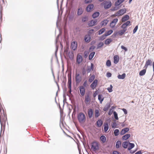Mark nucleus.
Here are the masks:
<instances>
[{
	"label": "nucleus",
	"mask_w": 154,
	"mask_h": 154,
	"mask_svg": "<svg viewBox=\"0 0 154 154\" xmlns=\"http://www.w3.org/2000/svg\"><path fill=\"white\" fill-rule=\"evenodd\" d=\"M77 119L79 123H83L86 120V117L85 115L82 112L79 113L77 116Z\"/></svg>",
	"instance_id": "f257e3e1"
},
{
	"label": "nucleus",
	"mask_w": 154,
	"mask_h": 154,
	"mask_svg": "<svg viewBox=\"0 0 154 154\" xmlns=\"http://www.w3.org/2000/svg\"><path fill=\"white\" fill-rule=\"evenodd\" d=\"M103 5L104 9H107L111 7L112 3L111 1H105L103 2Z\"/></svg>",
	"instance_id": "f03ea898"
},
{
	"label": "nucleus",
	"mask_w": 154,
	"mask_h": 154,
	"mask_svg": "<svg viewBox=\"0 0 154 154\" xmlns=\"http://www.w3.org/2000/svg\"><path fill=\"white\" fill-rule=\"evenodd\" d=\"M91 147L94 151H95L98 150L99 148L98 143L95 142H94L92 143L91 144Z\"/></svg>",
	"instance_id": "7ed1b4c3"
},
{
	"label": "nucleus",
	"mask_w": 154,
	"mask_h": 154,
	"mask_svg": "<svg viewBox=\"0 0 154 154\" xmlns=\"http://www.w3.org/2000/svg\"><path fill=\"white\" fill-rule=\"evenodd\" d=\"M82 78L79 73H76L75 75V80L76 83H79L82 80Z\"/></svg>",
	"instance_id": "20e7f679"
},
{
	"label": "nucleus",
	"mask_w": 154,
	"mask_h": 154,
	"mask_svg": "<svg viewBox=\"0 0 154 154\" xmlns=\"http://www.w3.org/2000/svg\"><path fill=\"white\" fill-rule=\"evenodd\" d=\"M126 9L125 8L122 9L118 11L115 14L116 16H121L125 13Z\"/></svg>",
	"instance_id": "39448f33"
},
{
	"label": "nucleus",
	"mask_w": 154,
	"mask_h": 154,
	"mask_svg": "<svg viewBox=\"0 0 154 154\" xmlns=\"http://www.w3.org/2000/svg\"><path fill=\"white\" fill-rule=\"evenodd\" d=\"M68 88L69 90L71 89V74H68Z\"/></svg>",
	"instance_id": "423d86ee"
},
{
	"label": "nucleus",
	"mask_w": 154,
	"mask_h": 154,
	"mask_svg": "<svg viewBox=\"0 0 154 154\" xmlns=\"http://www.w3.org/2000/svg\"><path fill=\"white\" fill-rule=\"evenodd\" d=\"M84 9L83 8L81 7H79L77 10V15L78 16L81 15L83 13Z\"/></svg>",
	"instance_id": "0eeeda50"
},
{
	"label": "nucleus",
	"mask_w": 154,
	"mask_h": 154,
	"mask_svg": "<svg viewBox=\"0 0 154 154\" xmlns=\"http://www.w3.org/2000/svg\"><path fill=\"white\" fill-rule=\"evenodd\" d=\"M118 21L117 18L114 19L110 23L109 26L112 28H114Z\"/></svg>",
	"instance_id": "6e6552de"
},
{
	"label": "nucleus",
	"mask_w": 154,
	"mask_h": 154,
	"mask_svg": "<svg viewBox=\"0 0 154 154\" xmlns=\"http://www.w3.org/2000/svg\"><path fill=\"white\" fill-rule=\"evenodd\" d=\"M98 81L97 79L94 80L90 85V87L92 89H94L96 87Z\"/></svg>",
	"instance_id": "1a4fd4ad"
},
{
	"label": "nucleus",
	"mask_w": 154,
	"mask_h": 154,
	"mask_svg": "<svg viewBox=\"0 0 154 154\" xmlns=\"http://www.w3.org/2000/svg\"><path fill=\"white\" fill-rule=\"evenodd\" d=\"M77 44L76 42L73 41L72 42L71 48L74 51L77 48Z\"/></svg>",
	"instance_id": "9d476101"
},
{
	"label": "nucleus",
	"mask_w": 154,
	"mask_h": 154,
	"mask_svg": "<svg viewBox=\"0 0 154 154\" xmlns=\"http://www.w3.org/2000/svg\"><path fill=\"white\" fill-rule=\"evenodd\" d=\"M152 61L151 60H148L146 61L145 65L144 67V68L146 69L149 66H151Z\"/></svg>",
	"instance_id": "9b49d317"
},
{
	"label": "nucleus",
	"mask_w": 154,
	"mask_h": 154,
	"mask_svg": "<svg viewBox=\"0 0 154 154\" xmlns=\"http://www.w3.org/2000/svg\"><path fill=\"white\" fill-rule=\"evenodd\" d=\"M82 57L81 55L78 54L76 58V62L78 64H80L82 61Z\"/></svg>",
	"instance_id": "f8f14e48"
},
{
	"label": "nucleus",
	"mask_w": 154,
	"mask_h": 154,
	"mask_svg": "<svg viewBox=\"0 0 154 154\" xmlns=\"http://www.w3.org/2000/svg\"><path fill=\"white\" fill-rule=\"evenodd\" d=\"M79 89L81 94L82 96H84L85 94V90L84 86H81L79 87Z\"/></svg>",
	"instance_id": "ddd939ff"
},
{
	"label": "nucleus",
	"mask_w": 154,
	"mask_h": 154,
	"mask_svg": "<svg viewBox=\"0 0 154 154\" xmlns=\"http://www.w3.org/2000/svg\"><path fill=\"white\" fill-rule=\"evenodd\" d=\"M91 101V99L89 97V94H87L85 97V103L87 104L88 102H90Z\"/></svg>",
	"instance_id": "4468645a"
},
{
	"label": "nucleus",
	"mask_w": 154,
	"mask_h": 154,
	"mask_svg": "<svg viewBox=\"0 0 154 154\" xmlns=\"http://www.w3.org/2000/svg\"><path fill=\"white\" fill-rule=\"evenodd\" d=\"M88 113L89 118H92L93 114V111L92 109H88Z\"/></svg>",
	"instance_id": "2eb2a0df"
},
{
	"label": "nucleus",
	"mask_w": 154,
	"mask_h": 154,
	"mask_svg": "<svg viewBox=\"0 0 154 154\" xmlns=\"http://www.w3.org/2000/svg\"><path fill=\"white\" fill-rule=\"evenodd\" d=\"M94 64L92 63H91V66H88V68L87 69V72L88 73L90 72L91 71L93 70L94 69Z\"/></svg>",
	"instance_id": "dca6fc26"
},
{
	"label": "nucleus",
	"mask_w": 154,
	"mask_h": 154,
	"mask_svg": "<svg viewBox=\"0 0 154 154\" xmlns=\"http://www.w3.org/2000/svg\"><path fill=\"white\" fill-rule=\"evenodd\" d=\"M129 128H125L122 129L121 132V134L123 135L126 133L128 132L129 131Z\"/></svg>",
	"instance_id": "f3484780"
},
{
	"label": "nucleus",
	"mask_w": 154,
	"mask_h": 154,
	"mask_svg": "<svg viewBox=\"0 0 154 154\" xmlns=\"http://www.w3.org/2000/svg\"><path fill=\"white\" fill-rule=\"evenodd\" d=\"M97 22L96 20H92L90 22L88 23V25L90 26H92L95 24Z\"/></svg>",
	"instance_id": "a211bd4d"
},
{
	"label": "nucleus",
	"mask_w": 154,
	"mask_h": 154,
	"mask_svg": "<svg viewBox=\"0 0 154 154\" xmlns=\"http://www.w3.org/2000/svg\"><path fill=\"white\" fill-rule=\"evenodd\" d=\"M94 7V5L92 4L88 5L86 7V10L88 12H90Z\"/></svg>",
	"instance_id": "6ab92c4d"
},
{
	"label": "nucleus",
	"mask_w": 154,
	"mask_h": 154,
	"mask_svg": "<svg viewBox=\"0 0 154 154\" xmlns=\"http://www.w3.org/2000/svg\"><path fill=\"white\" fill-rule=\"evenodd\" d=\"M119 60V57L118 55H115L113 57L114 63L115 64L117 63Z\"/></svg>",
	"instance_id": "aec40b11"
},
{
	"label": "nucleus",
	"mask_w": 154,
	"mask_h": 154,
	"mask_svg": "<svg viewBox=\"0 0 154 154\" xmlns=\"http://www.w3.org/2000/svg\"><path fill=\"white\" fill-rule=\"evenodd\" d=\"M131 135L129 134H128L122 136V139L123 140H127L130 137Z\"/></svg>",
	"instance_id": "412c9836"
},
{
	"label": "nucleus",
	"mask_w": 154,
	"mask_h": 154,
	"mask_svg": "<svg viewBox=\"0 0 154 154\" xmlns=\"http://www.w3.org/2000/svg\"><path fill=\"white\" fill-rule=\"evenodd\" d=\"M104 99L103 95L102 94H100L98 95V99L100 101V103H102Z\"/></svg>",
	"instance_id": "4be33fe9"
},
{
	"label": "nucleus",
	"mask_w": 154,
	"mask_h": 154,
	"mask_svg": "<svg viewBox=\"0 0 154 154\" xmlns=\"http://www.w3.org/2000/svg\"><path fill=\"white\" fill-rule=\"evenodd\" d=\"M125 0H118L115 3V6L116 7L119 6Z\"/></svg>",
	"instance_id": "5701e85b"
},
{
	"label": "nucleus",
	"mask_w": 154,
	"mask_h": 154,
	"mask_svg": "<svg viewBox=\"0 0 154 154\" xmlns=\"http://www.w3.org/2000/svg\"><path fill=\"white\" fill-rule=\"evenodd\" d=\"M129 19V16L128 15H125L122 18V22H124Z\"/></svg>",
	"instance_id": "b1692460"
},
{
	"label": "nucleus",
	"mask_w": 154,
	"mask_h": 154,
	"mask_svg": "<svg viewBox=\"0 0 154 154\" xmlns=\"http://www.w3.org/2000/svg\"><path fill=\"white\" fill-rule=\"evenodd\" d=\"M126 76V74L125 73H123L122 75H119L118 76V78L119 79H125Z\"/></svg>",
	"instance_id": "393cba45"
},
{
	"label": "nucleus",
	"mask_w": 154,
	"mask_h": 154,
	"mask_svg": "<svg viewBox=\"0 0 154 154\" xmlns=\"http://www.w3.org/2000/svg\"><path fill=\"white\" fill-rule=\"evenodd\" d=\"M100 15V13L98 12H96L94 13L92 15V17L93 18H95L97 17Z\"/></svg>",
	"instance_id": "a878e982"
},
{
	"label": "nucleus",
	"mask_w": 154,
	"mask_h": 154,
	"mask_svg": "<svg viewBox=\"0 0 154 154\" xmlns=\"http://www.w3.org/2000/svg\"><path fill=\"white\" fill-rule=\"evenodd\" d=\"M91 37L89 35H86L85 37V42H88L90 41Z\"/></svg>",
	"instance_id": "bb28decb"
},
{
	"label": "nucleus",
	"mask_w": 154,
	"mask_h": 154,
	"mask_svg": "<svg viewBox=\"0 0 154 154\" xmlns=\"http://www.w3.org/2000/svg\"><path fill=\"white\" fill-rule=\"evenodd\" d=\"M97 126L99 127H101L103 124V122L101 119H99L97 122Z\"/></svg>",
	"instance_id": "cd10ccee"
},
{
	"label": "nucleus",
	"mask_w": 154,
	"mask_h": 154,
	"mask_svg": "<svg viewBox=\"0 0 154 154\" xmlns=\"http://www.w3.org/2000/svg\"><path fill=\"white\" fill-rule=\"evenodd\" d=\"M128 144V142L127 141L124 142L122 144V146L124 148H126Z\"/></svg>",
	"instance_id": "c85d7f7f"
},
{
	"label": "nucleus",
	"mask_w": 154,
	"mask_h": 154,
	"mask_svg": "<svg viewBox=\"0 0 154 154\" xmlns=\"http://www.w3.org/2000/svg\"><path fill=\"white\" fill-rule=\"evenodd\" d=\"M109 20H105L102 21L101 23L102 26H105L108 23Z\"/></svg>",
	"instance_id": "c756f323"
},
{
	"label": "nucleus",
	"mask_w": 154,
	"mask_h": 154,
	"mask_svg": "<svg viewBox=\"0 0 154 154\" xmlns=\"http://www.w3.org/2000/svg\"><path fill=\"white\" fill-rule=\"evenodd\" d=\"M128 144L130 145V146L128 148V150H131L133 148L134 146V144L133 143H131L128 142Z\"/></svg>",
	"instance_id": "7c9ffc66"
},
{
	"label": "nucleus",
	"mask_w": 154,
	"mask_h": 154,
	"mask_svg": "<svg viewBox=\"0 0 154 154\" xmlns=\"http://www.w3.org/2000/svg\"><path fill=\"white\" fill-rule=\"evenodd\" d=\"M110 107V104L109 103H107L105 106L103 108V110L106 111H107Z\"/></svg>",
	"instance_id": "2f4dec72"
},
{
	"label": "nucleus",
	"mask_w": 154,
	"mask_h": 154,
	"mask_svg": "<svg viewBox=\"0 0 154 154\" xmlns=\"http://www.w3.org/2000/svg\"><path fill=\"white\" fill-rule=\"evenodd\" d=\"M112 41L111 38L107 39L105 41L104 43L106 45H108L112 42Z\"/></svg>",
	"instance_id": "473e14b6"
},
{
	"label": "nucleus",
	"mask_w": 154,
	"mask_h": 154,
	"mask_svg": "<svg viewBox=\"0 0 154 154\" xmlns=\"http://www.w3.org/2000/svg\"><path fill=\"white\" fill-rule=\"evenodd\" d=\"M146 69H144L141 70L139 72V75L140 76H143L145 75L146 72Z\"/></svg>",
	"instance_id": "72a5a7b5"
},
{
	"label": "nucleus",
	"mask_w": 154,
	"mask_h": 154,
	"mask_svg": "<svg viewBox=\"0 0 154 154\" xmlns=\"http://www.w3.org/2000/svg\"><path fill=\"white\" fill-rule=\"evenodd\" d=\"M104 130L105 132H106L109 129V125L107 123H104Z\"/></svg>",
	"instance_id": "f704fd0d"
},
{
	"label": "nucleus",
	"mask_w": 154,
	"mask_h": 154,
	"mask_svg": "<svg viewBox=\"0 0 154 154\" xmlns=\"http://www.w3.org/2000/svg\"><path fill=\"white\" fill-rule=\"evenodd\" d=\"M100 139L103 143H104L106 141V138L104 136L102 135L100 137Z\"/></svg>",
	"instance_id": "c9c22d12"
},
{
	"label": "nucleus",
	"mask_w": 154,
	"mask_h": 154,
	"mask_svg": "<svg viewBox=\"0 0 154 154\" xmlns=\"http://www.w3.org/2000/svg\"><path fill=\"white\" fill-rule=\"evenodd\" d=\"M121 145V142L120 141H118L116 143V147L117 148H119Z\"/></svg>",
	"instance_id": "e433bc0d"
},
{
	"label": "nucleus",
	"mask_w": 154,
	"mask_h": 154,
	"mask_svg": "<svg viewBox=\"0 0 154 154\" xmlns=\"http://www.w3.org/2000/svg\"><path fill=\"white\" fill-rule=\"evenodd\" d=\"M95 54V52H93L91 53L90 54H89V60H91L93 58Z\"/></svg>",
	"instance_id": "4c0bfd02"
},
{
	"label": "nucleus",
	"mask_w": 154,
	"mask_h": 154,
	"mask_svg": "<svg viewBox=\"0 0 154 154\" xmlns=\"http://www.w3.org/2000/svg\"><path fill=\"white\" fill-rule=\"evenodd\" d=\"M126 30L125 29H122L120 31H119L117 33L118 34L120 35H121L124 34L125 32H126Z\"/></svg>",
	"instance_id": "58836bf2"
},
{
	"label": "nucleus",
	"mask_w": 154,
	"mask_h": 154,
	"mask_svg": "<svg viewBox=\"0 0 154 154\" xmlns=\"http://www.w3.org/2000/svg\"><path fill=\"white\" fill-rule=\"evenodd\" d=\"M95 79V76L94 75H92L90 77L88 81L90 82H92Z\"/></svg>",
	"instance_id": "ea45409f"
},
{
	"label": "nucleus",
	"mask_w": 154,
	"mask_h": 154,
	"mask_svg": "<svg viewBox=\"0 0 154 154\" xmlns=\"http://www.w3.org/2000/svg\"><path fill=\"white\" fill-rule=\"evenodd\" d=\"M106 30L105 28H103L98 31V35H100L104 32Z\"/></svg>",
	"instance_id": "a19ab883"
},
{
	"label": "nucleus",
	"mask_w": 154,
	"mask_h": 154,
	"mask_svg": "<svg viewBox=\"0 0 154 154\" xmlns=\"http://www.w3.org/2000/svg\"><path fill=\"white\" fill-rule=\"evenodd\" d=\"M88 20V17L87 16H85L83 17L82 18V22L83 23L87 21Z\"/></svg>",
	"instance_id": "79ce46f5"
},
{
	"label": "nucleus",
	"mask_w": 154,
	"mask_h": 154,
	"mask_svg": "<svg viewBox=\"0 0 154 154\" xmlns=\"http://www.w3.org/2000/svg\"><path fill=\"white\" fill-rule=\"evenodd\" d=\"M112 32L113 31L112 30H109L107 32H106L105 33V34L107 36L111 34L112 33Z\"/></svg>",
	"instance_id": "37998d69"
},
{
	"label": "nucleus",
	"mask_w": 154,
	"mask_h": 154,
	"mask_svg": "<svg viewBox=\"0 0 154 154\" xmlns=\"http://www.w3.org/2000/svg\"><path fill=\"white\" fill-rule=\"evenodd\" d=\"M100 115L99 111L98 109L95 110V116L96 118L98 117Z\"/></svg>",
	"instance_id": "c03bdc74"
},
{
	"label": "nucleus",
	"mask_w": 154,
	"mask_h": 154,
	"mask_svg": "<svg viewBox=\"0 0 154 154\" xmlns=\"http://www.w3.org/2000/svg\"><path fill=\"white\" fill-rule=\"evenodd\" d=\"M103 43L102 42L99 43L97 45V48H101L103 45Z\"/></svg>",
	"instance_id": "a18cd8bd"
},
{
	"label": "nucleus",
	"mask_w": 154,
	"mask_h": 154,
	"mask_svg": "<svg viewBox=\"0 0 154 154\" xmlns=\"http://www.w3.org/2000/svg\"><path fill=\"white\" fill-rule=\"evenodd\" d=\"M113 114L115 119L116 120H118L119 118L118 116V114L117 113L116 111H114L113 112Z\"/></svg>",
	"instance_id": "49530a36"
},
{
	"label": "nucleus",
	"mask_w": 154,
	"mask_h": 154,
	"mask_svg": "<svg viewBox=\"0 0 154 154\" xmlns=\"http://www.w3.org/2000/svg\"><path fill=\"white\" fill-rule=\"evenodd\" d=\"M119 130L116 129L114 130V133L115 136H117L119 135Z\"/></svg>",
	"instance_id": "de8ad7c7"
},
{
	"label": "nucleus",
	"mask_w": 154,
	"mask_h": 154,
	"mask_svg": "<svg viewBox=\"0 0 154 154\" xmlns=\"http://www.w3.org/2000/svg\"><path fill=\"white\" fill-rule=\"evenodd\" d=\"M106 65L108 67L110 66H111V62L110 60H108L106 61Z\"/></svg>",
	"instance_id": "09e8293b"
},
{
	"label": "nucleus",
	"mask_w": 154,
	"mask_h": 154,
	"mask_svg": "<svg viewBox=\"0 0 154 154\" xmlns=\"http://www.w3.org/2000/svg\"><path fill=\"white\" fill-rule=\"evenodd\" d=\"M112 85H110V87L108 88H107V90H108L109 92H111L112 91Z\"/></svg>",
	"instance_id": "8fccbe9b"
},
{
	"label": "nucleus",
	"mask_w": 154,
	"mask_h": 154,
	"mask_svg": "<svg viewBox=\"0 0 154 154\" xmlns=\"http://www.w3.org/2000/svg\"><path fill=\"white\" fill-rule=\"evenodd\" d=\"M106 36H107L105 34L100 37V39L101 40H103L105 38Z\"/></svg>",
	"instance_id": "3c124183"
},
{
	"label": "nucleus",
	"mask_w": 154,
	"mask_h": 154,
	"mask_svg": "<svg viewBox=\"0 0 154 154\" xmlns=\"http://www.w3.org/2000/svg\"><path fill=\"white\" fill-rule=\"evenodd\" d=\"M117 125L116 122H114L112 124L111 126L112 128H116Z\"/></svg>",
	"instance_id": "603ef678"
},
{
	"label": "nucleus",
	"mask_w": 154,
	"mask_h": 154,
	"mask_svg": "<svg viewBox=\"0 0 154 154\" xmlns=\"http://www.w3.org/2000/svg\"><path fill=\"white\" fill-rule=\"evenodd\" d=\"M74 14L70 15L69 17V20L72 21L74 19Z\"/></svg>",
	"instance_id": "864d4df0"
},
{
	"label": "nucleus",
	"mask_w": 154,
	"mask_h": 154,
	"mask_svg": "<svg viewBox=\"0 0 154 154\" xmlns=\"http://www.w3.org/2000/svg\"><path fill=\"white\" fill-rule=\"evenodd\" d=\"M127 26L125 24V23L123 24L121 26V28L123 29H125L126 31L127 30V29H126V27Z\"/></svg>",
	"instance_id": "5fc2aeb1"
},
{
	"label": "nucleus",
	"mask_w": 154,
	"mask_h": 154,
	"mask_svg": "<svg viewBox=\"0 0 154 154\" xmlns=\"http://www.w3.org/2000/svg\"><path fill=\"white\" fill-rule=\"evenodd\" d=\"M138 26H136L135 27L133 31V33L134 34L135 33L137 32L138 29Z\"/></svg>",
	"instance_id": "6e6d98bb"
},
{
	"label": "nucleus",
	"mask_w": 154,
	"mask_h": 154,
	"mask_svg": "<svg viewBox=\"0 0 154 154\" xmlns=\"http://www.w3.org/2000/svg\"><path fill=\"white\" fill-rule=\"evenodd\" d=\"M96 48V47L95 46H91L89 48V50L90 51H93L95 48Z\"/></svg>",
	"instance_id": "4d7b16f0"
},
{
	"label": "nucleus",
	"mask_w": 154,
	"mask_h": 154,
	"mask_svg": "<svg viewBox=\"0 0 154 154\" xmlns=\"http://www.w3.org/2000/svg\"><path fill=\"white\" fill-rule=\"evenodd\" d=\"M112 74L111 73L109 72H107L106 73V76L107 77L109 78L111 76Z\"/></svg>",
	"instance_id": "13d9d810"
},
{
	"label": "nucleus",
	"mask_w": 154,
	"mask_h": 154,
	"mask_svg": "<svg viewBox=\"0 0 154 154\" xmlns=\"http://www.w3.org/2000/svg\"><path fill=\"white\" fill-rule=\"evenodd\" d=\"M92 0H85V3L86 4H88L91 2Z\"/></svg>",
	"instance_id": "bf43d9fd"
},
{
	"label": "nucleus",
	"mask_w": 154,
	"mask_h": 154,
	"mask_svg": "<svg viewBox=\"0 0 154 154\" xmlns=\"http://www.w3.org/2000/svg\"><path fill=\"white\" fill-rule=\"evenodd\" d=\"M121 48L122 49L124 50L125 51H127V48L123 45L121 46Z\"/></svg>",
	"instance_id": "052dcab7"
},
{
	"label": "nucleus",
	"mask_w": 154,
	"mask_h": 154,
	"mask_svg": "<svg viewBox=\"0 0 154 154\" xmlns=\"http://www.w3.org/2000/svg\"><path fill=\"white\" fill-rule=\"evenodd\" d=\"M131 23V22L130 21H127L125 23V24L126 25V26H128L130 23Z\"/></svg>",
	"instance_id": "680f3d73"
},
{
	"label": "nucleus",
	"mask_w": 154,
	"mask_h": 154,
	"mask_svg": "<svg viewBox=\"0 0 154 154\" xmlns=\"http://www.w3.org/2000/svg\"><path fill=\"white\" fill-rule=\"evenodd\" d=\"M86 73L85 69L84 68H83L82 69V73L83 75H84Z\"/></svg>",
	"instance_id": "e2e57ef3"
},
{
	"label": "nucleus",
	"mask_w": 154,
	"mask_h": 154,
	"mask_svg": "<svg viewBox=\"0 0 154 154\" xmlns=\"http://www.w3.org/2000/svg\"><path fill=\"white\" fill-rule=\"evenodd\" d=\"M112 154H120V153L117 151H114L113 152Z\"/></svg>",
	"instance_id": "0e129e2a"
},
{
	"label": "nucleus",
	"mask_w": 154,
	"mask_h": 154,
	"mask_svg": "<svg viewBox=\"0 0 154 154\" xmlns=\"http://www.w3.org/2000/svg\"><path fill=\"white\" fill-rule=\"evenodd\" d=\"M87 85V81H85L83 83V86H84V87H85Z\"/></svg>",
	"instance_id": "69168bd1"
},
{
	"label": "nucleus",
	"mask_w": 154,
	"mask_h": 154,
	"mask_svg": "<svg viewBox=\"0 0 154 154\" xmlns=\"http://www.w3.org/2000/svg\"><path fill=\"white\" fill-rule=\"evenodd\" d=\"M122 110L123 111L125 114H126L127 113V111L126 109L123 108L122 109Z\"/></svg>",
	"instance_id": "338daca9"
},
{
	"label": "nucleus",
	"mask_w": 154,
	"mask_h": 154,
	"mask_svg": "<svg viewBox=\"0 0 154 154\" xmlns=\"http://www.w3.org/2000/svg\"><path fill=\"white\" fill-rule=\"evenodd\" d=\"M135 154H142L141 152L140 151H139L136 152Z\"/></svg>",
	"instance_id": "774afa93"
}]
</instances>
